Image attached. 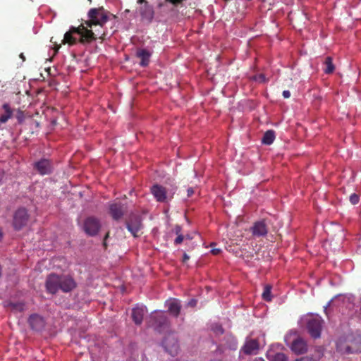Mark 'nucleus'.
<instances>
[{
    "label": "nucleus",
    "instance_id": "1",
    "mask_svg": "<svg viewBox=\"0 0 361 361\" xmlns=\"http://www.w3.org/2000/svg\"><path fill=\"white\" fill-rule=\"evenodd\" d=\"M88 16L90 20L86 22L87 26L80 25L78 27H72L69 32L64 35L63 44H73L75 43L77 37L73 36V35H78L82 42H89L94 38V35H97V34L87 27L92 28L93 25L102 26L106 23L107 16L104 11L96 8L91 9L88 13Z\"/></svg>",
    "mask_w": 361,
    "mask_h": 361
},
{
    "label": "nucleus",
    "instance_id": "2",
    "mask_svg": "<svg viewBox=\"0 0 361 361\" xmlns=\"http://www.w3.org/2000/svg\"><path fill=\"white\" fill-rule=\"evenodd\" d=\"M76 283L73 279L68 275L50 274L46 281V288L50 293H56L59 290L63 292H69L74 289Z\"/></svg>",
    "mask_w": 361,
    "mask_h": 361
},
{
    "label": "nucleus",
    "instance_id": "3",
    "mask_svg": "<svg viewBox=\"0 0 361 361\" xmlns=\"http://www.w3.org/2000/svg\"><path fill=\"white\" fill-rule=\"evenodd\" d=\"M323 320L318 314H307L301 318V324L305 326L310 336L320 337Z\"/></svg>",
    "mask_w": 361,
    "mask_h": 361
},
{
    "label": "nucleus",
    "instance_id": "4",
    "mask_svg": "<svg viewBox=\"0 0 361 361\" xmlns=\"http://www.w3.org/2000/svg\"><path fill=\"white\" fill-rule=\"evenodd\" d=\"M151 192L157 201L161 202L171 200L173 198L174 194L173 191L169 192L165 188L159 185H153L151 188Z\"/></svg>",
    "mask_w": 361,
    "mask_h": 361
},
{
    "label": "nucleus",
    "instance_id": "5",
    "mask_svg": "<svg viewBox=\"0 0 361 361\" xmlns=\"http://www.w3.org/2000/svg\"><path fill=\"white\" fill-rule=\"evenodd\" d=\"M261 345H264V337L262 339L247 338L244 344L243 350L247 355H256Z\"/></svg>",
    "mask_w": 361,
    "mask_h": 361
},
{
    "label": "nucleus",
    "instance_id": "6",
    "mask_svg": "<svg viewBox=\"0 0 361 361\" xmlns=\"http://www.w3.org/2000/svg\"><path fill=\"white\" fill-rule=\"evenodd\" d=\"M100 228V224L97 219L93 217L87 218L84 224V231L90 235H94L97 233Z\"/></svg>",
    "mask_w": 361,
    "mask_h": 361
},
{
    "label": "nucleus",
    "instance_id": "7",
    "mask_svg": "<svg viewBox=\"0 0 361 361\" xmlns=\"http://www.w3.org/2000/svg\"><path fill=\"white\" fill-rule=\"evenodd\" d=\"M27 213L25 209H19L16 211L13 218V226L16 229H20L27 221Z\"/></svg>",
    "mask_w": 361,
    "mask_h": 361
},
{
    "label": "nucleus",
    "instance_id": "8",
    "mask_svg": "<svg viewBox=\"0 0 361 361\" xmlns=\"http://www.w3.org/2000/svg\"><path fill=\"white\" fill-rule=\"evenodd\" d=\"M280 345H272L267 353V357L269 361H288V357L281 352H276L275 348H279Z\"/></svg>",
    "mask_w": 361,
    "mask_h": 361
},
{
    "label": "nucleus",
    "instance_id": "9",
    "mask_svg": "<svg viewBox=\"0 0 361 361\" xmlns=\"http://www.w3.org/2000/svg\"><path fill=\"white\" fill-rule=\"evenodd\" d=\"M166 350L171 355H175L178 350V345L176 338L173 336H168L163 342Z\"/></svg>",
    "mask_w": 361,
    "mask_h": 361
},
{
    "label": "nucleus",
    "instance_id": "10",
    "mask_svg": "<svg viewBox=\"0 0 361 361\" xmlns=\"http://www.w3.org/2000/svg\"><path fill=\"white\" fill-rule=\"evenodd\" d=\"M147 312V308L144 305H136L132 312V317L136 324H140L144 315Z\"/></svg>",
    "mask_w": 361,
    "mask_h": 361
},
{
    "label": "nucleus",
    "instance_id": "11",
    "mask_svg": "<svg viewBox=\"0 0 361 361\" xmlns=\"http://www.w3.org/2000/svg\"><path fill=\"white\" fill-rule=\"evenodd\" d=\"M290 348L296 354L304 353L307 350V344H306L305 341L300 338L295 339L293 342V343L290 346Z\"/></svg>",
    "mask_w": 361,
    "mask_h": 361
},
{
    "label": "nucleus",
    "instance_id": "12",
    "mask_svg": "<svg viewBox=\"0 0 361 361\" xmlns=\"http://www.w3.org/2000/svg\"><path fill=\"white\" fill-rule=\"evenodd\" d=\"M35 169L40 174L44 175L50 173L52 167L49 160L42 159L35 164Z\"/></svg>",
    "mask_w": 361,
    "mask_h": 361
},
{
    "label": "nucleus",
    "instance_id": "13",
    "mask_svg": "<svg viewBox=\"0 0 361 361\" xmlns=\"http://www.w3.org/2000/svg\"><path fill=\"white\" fill-rule=\"evenodd\" d=\"M127 228L128 231L134 235L137 236L138 235L139 231L142 228V224L140 218H135V219H131L130 222L127 224Z\"/></svg>",
    "mask_w": 361,
    "mask_h": 361
},
{
    "label": "nucleus",
    "instance_id": "14",
    "mask_svg": "<svg viewBox=\"0 0 361 361\" xmlns=\"http://www.w3.org/2000/svg\"><path fill=\"white\" fill-rule=\"evenodd\" d=\"M30 326L35 330H40L44 324V319L38 314H32L29 319Z\"/></svg>",
    "mask_w": 361,
    "mask_h": 361
},
{
    "label": "nucleus",
    "instance_id": "15",
    "mask_svg": "<svg viewBox=\"0 0 361 361\" xmlns=\"http://www.w3.org/2000/svg\"><path fill=\"white\" fill-rule=\"evenodd\" d=\"M169 311L173 315L177 316L180 310L179 301L176 299H170L166 302Z\"/></svg>",
    "mask_w": 361,
    "mask_h": 361
},
{
    "label": "nucleus",
    "instance_id": "16",
    "mask_svg": "<svg viewBox=\"0 0 361 361\" xmlns=\"http://www.w3.org/2000/svg\"><path fill=\"white\" fill-rule=\"evenodd\" d=\"M252 234L255 236H262L267 234V229L266 225L262 221H259L255 224L252 228Z\"/></svg>",
    "mask_w": 361,
    "mask_h": 361
},
{
    "label": "nucleus",
    "instance_id": "17",
    "mask_svg": "<svg viewBox=\"0 0 361 361\" xmlns=\"http://www.w3.org/2000/svg\"><path fill=\"white\" fill-rule=\"evenodd\" d=\"M137 56L140 58V65L142 66H146L148 65L149 61V58L151 56L150 52L145 49H140L137 51Z\"/></svg>",
    "mask_w": 361,
    "mask_h": 361
},
{
    "label": "nucleus",
    "instance_id": "18",
    "mask_svg": "<svg viewBox=\"0 0 361 361\" xmlns=\"http://www.w3.org/2000/svg\"><path fill=\"white\" fill-rule=\"evenodd\" d=\"M109 209L110 213L114 219H118L123 215V209L120 204H112Z\"/></svg>",
    "mask_w": 361,
    "mask_h": 361
},
{
    "label": "nucleus",
    "instance_id": "19",
    "mask_svg": "<svg viewBox=\"0 0 361 361\" xmlns=\"http://www.w3.org/2000/svg\"><path fill=\"white\" fill-rule=\"evenodd\" d=\"M141 15L143 18L151 20L153 18V11L152 8L148 6L147 2L145 3L143 7L141 8Z\"/></svg>",
    "mask_w": 361,
    "mask_h": 361
},
{
    "label": "nucleus",
    "instance_id": "20",
    "mask_svg": "<svg viewBox=\"0 0 361 361\" xmlns=\"http://www.w3.org/2000/svg\"><path fill=\"white\" fill-rule=\"evenodd\" d=\"M275 139L274 132L273 130L267 131L262 138V142L266 145H271Z\"/></svg>",
    "mask_w": 361,
    "mask_h": 361
},
{
    "label": "nucleus",
    "instance_id": "21",
    "mask_svg": "<svg viewBox=\"0 0 361 361\" xmlns=\"http://www.w3.org/2000/svg\"><path fill=\"white\" fill-rule=\"evenodd\" d=\"M337 349L341 352H345L348 353L361 352V346L355 347L354 346V344L350 346H347L345 350H343L340 345L337 346Z\"/></svg>",
    "mask_w": 361,
    "mask_h": 361
},
{
    "label": "nucleus",
    "instance_id": "22",
    "mask_svg": "<svg viewBox=\"0 0 361 361\" xmlns=\"http://www.w3.org/2000/svg\"><path fill=\"white\" fill-rule=\"evenodd\" d=\"M150 319L156 321L159 320L160 324L165 322L164 314L160 311H155L154 313L151 315Z\"/></svg>",
    "mask_w": 361,
    "mask_h": 361
},
{
    "label": "nucleus",
    "instance_id": "23",
    "mask_svg": "<svg viewBox=\"0 0 361 361\" xmlns=\"http://www.w3.org/2000/svg\"><path fill=\"white\" fill-rule=\"evenodd\" d=\"M326 68L324 71L326 73H331L334 71V66L332 63L331 59L330 57H327L325 61Z\"/></svg>",
    "mask_w": 361,
    "mask_h": 361
},
{
    "label": "nucleus",
    "instance_id": "24",
    "mask_svg": "<svg viewBox=\"0 0 361 361\" xmlns=\"http://www.w3.org/2000/svg\"><path fill=\"white\" fill-rule=\"evenodd\" d=\"M262 298L264 300L267 301H270L271 300V286H266L264 287L263 293H262Z\"/></svg>",
    "mask_w": 361,
    "mask_h": 361
},
{
    "label": "nucleus",
    "instance_id": "25",
    "mask_svg": "<svg viewBox=\"0 0 361 361\" xmlns=\"http://www.w3.org/2000/svg\"><path fill=\"white\" fill-rule=\"evenodd\" d=\"M10 305L11 310L16 312H21L25 309V305L23 303H11Z\"/></svg>",
    "mask_w": 361,
    "mask_h": 361
},
{
    "label": "nucleus",
    "instance_id": "26",
    "mask_svg": "<svg viewBox=\"0 0 361 361\" xmlns=\"http://www.w3.org/2000/svg\"><path fill=\"white\" fill-rule=\"evenodd\" d=\"M295 361H317V359L312 356L307 355L298 358Z\"/></svg>",
    "mask_w": 361,
    "mask_h": 361
},
{
    "label": "nucleus",
    "instance_id": "27",
    "mask_svg": "<svg viewBox=\"0 0 361 361\" xmlns=\"http://www.w3.org/2000/svg\"><path fill=\"white\" fill-rule=\"evenodd\" d=\"M16 117L20 123H23L25 120V116L22 111L18 110Z\"/></svg>",
    "mask_w": 361,
    "mask_h": 361
},
{
    "label": "nucleus",
    "instance_id": "28",
    "mask_svg": "<svg viewBox=\"0 0 361 361\" xmlns=\"http://www.w3.org/2000/svg\"><path fill=\"white\" fill-rule=\"evenodd\" d=\"M350 201L353 204H355L359 202V197L356 194H352L350 196Z\"/></svg>",
    "mask_w": 361,
    "mask_h": 361
},
{
    "label": "nucleus",
    "instance_id": "29",
    "mask_svg": "<svg viewBox=\"0 0 361 361\" xmlns=\"http://www.w3.org/2000/svg\"><path fill=\"white\" fill-rule=\"evenodd\" d=\"M185 239V237L182 234H179L177 238L175 239V244L178 245L181 243L183 240Z\"/></svg>",
    "mask_w": 361,
    "mask_h": 361
},
{
    "label": "nucleus",
    "instance_id": "30",
    "mask_svg": "<svg viewBox=\"0 0 361 361\" xmlns=\"http://www.w3.org/2000/svg\"><path fill=\"white\" fill-rule=\"evenodd\" d=\"M255 80L258 81L259 82H264L266 81L265 77L264 75L260 74L255 78Z\"/></svg>",
    "mask_w": 361,
    "mask_h": 361
},
{
    "label": "nucleus",
    "instance_id": "31",
    "mask_svg": "<svg viewBox=\"0 0 361 361\" xmlns=\"http://www.w3.org/2000/svg\"><path fill=\"white\" fill-rule=\"evenodd\" d=\"M197 304V300H195V299H192L191 300H190L188 303V305L190 306V307H195Z\"/></svg>",
    "mask_w": 361,
    "mask_h": 361
},
{
    "label": "nucleus",
    "instance_id": "32",
    "mask_svg": "<svg viewBox=\"0 0 361 361\" xmlns=\"http://www.w3.org/2000/svg\"><path fill=\"white\" fill-rule=\"evenodd\" d=\"M283 96L284 98H289L290 97V92L288 90H284L283 92Z\"/></svg>",
    "mask_w": 361,
    "mask_h": 361
},
{
    "label": "nucleus",
    "instance_id": "33",
    "mask_svg": "<svg viewBox=\"0 0 361 361\" xmlns=\"http://www.w3.org/2000/svg\"><path fill=\"white\" fill-rule=\"evenodd\" d=\"M187 192L188 197H190L194 194V190L192 188H188Z\"/></svg>",
    "mask_w": 361,
    "mask_h": 361
},
{
    "label": "nucleus",
    "instance_id": "34",
    "mask_svg": "<svg viewBox=\"0 0 361 361\" xmlns=\"http://www.w3.org/2000/svg\"><path fill=\"white\" fill-rule=\"evenodd\" d=\"M211 252L213 255H218L221 252V250L217 249V248H214L211 250Z\"/></svg>",
    "mask_w": 361,
    "mask_h": 361
},
{
    "label": "nucleus",
    "instance_id": "35",
    "mask_svg": "<svg viewBox=\"0 0 361 361\" xmlns=\"http://www.w3.org/2000/svg\"><path fill=\"white\" fill-rule=\"evenodd\" d=\"M180 231H181V228L180 226H176V228H175V232L177 234V235H178L179 234H180Z\"/></svg>",
    "mask_w": 361,
    "mask_h": 361
},
{
    "label": "nucleus",
    "instance_id": "36",
    "mask_svg": "<svg viewBox=\"0 0 361 361\" xmlns=\"http://www.w3.org/2000/svg\"><path fill=\"white\" fill-rule=\"evenodd\" d=\"M189 259V256L187 254L183 255V262H185L187 260Z\"/></svg>",
    "mask_w": 361,
    "mask_h": 361
},
{
    "label": "nucleus",
    "instance_id": "37",
    "mask_svg": "<svg viewBox=\"0 0 361 361\" xmlns=\"http://www.w3.org/2000/svg\"><path fill=\"white\" fill-rule=\"evenodd\" d=\"M185 237V239H188V240H191L192 238V237L190 235H186Z\"/></svg>",
    "mask_w": 361,
    "mask_h": 361
},
{
    "label": "nucleus",
    "instance_id": "38",
    "mask_svg": "<svg viewBox=\"0 0 361 361\" xmlns=\"http://www.w3.org/2000/svg\"><path fill=\"white\" fill-rule=\"evenodd\" d=\"M332 302H334V300H331V301L327 304V305L324 307V309L326 310V309L327 308V307L330 306V305H331V304Z\"/></svg>",
    "mask_w": 361,
    "mask_h": 361
},
{
    "label": "nucleus",
    "instance_id": "39",
    "mask_svg": "<svg viewBox=\"0 0 361 361\" xmlns=\"http://www.w3.org/2000/svg\"><path fill=\"white\" fill-rule=\"evenodd\" d=\"M4 174V172H0V181L2 180Z\"/></svg>",
    "mask_w": 361,
    "mask_h": 361
},
{
    "label": "nucleus",
    "instance_id": "40",
    "mask_svg": "<svg viewBox=\"0 0 361 361\" xmlns=\"http://www.w3.org/2000/svg\"><path fill=\"white\" fill-rule=\"evenodd\" d=\"M20 57L23 59V61L25 60V57H24L23 54H20Z\"/></svg>",
    "mask_w": 361,
    "mask_h": 361
},
{
    "label": "nucleus",
    "instance_id": "41",
    "mask_svg": "<svg viewBox=\"0 0 361 361\" xmlns=\"http://www.w3.org/2000/svg\"><path fill=\"white\" fill-rule=\"evenodd\" d=\"M145 1V0H137L138 4H142Z\"/></svg>",
    "mask_w": 361,
    "mask_h": 361
},
{
    "label": "nucleus",
    "instance_id": "42",
    "mask_svg": "<svg viewBox=\"0 0 361 361\" xmlns=\"http://www.w3.org/2000/svg\"><path fill=\"white\" fill-rule=\"evenodd\" d=\"M1 238H2V232H1V231L0 230V240L1 239Z\"/></svg>",
    "mask_w": 361,
    "mask_h": 361
},
{
    "label": "nucleus",
    "instance_id": "43",
    "mask_svg": "<svg viewBox=\"0 0 361 361\" xmlns=\"http://www.w3.org/2000/svg\"><path fill=\"white\" fill-rule=\"evenodd\" d=\"M342 297H343V295H338V296L336 297V299L340 298H342Z\"/></svg>",
    "mask_w": 361,
    "mask_h": 361
},
{
    "label": "nucleus",
    "instance_id": "44",
    "mask_svg": "<svg viewBox=\"0 0 361 361\" xmlns=\"http://www.w3.org/2000/svg\"><path fill=\"white\" fill-rule=\"evenodd\" d=\"M260 361H264L263 360H260Z\"/></svg>",
    "mask_w": 361,
    "mask_h": 361
}]
</instances>
